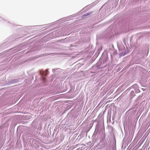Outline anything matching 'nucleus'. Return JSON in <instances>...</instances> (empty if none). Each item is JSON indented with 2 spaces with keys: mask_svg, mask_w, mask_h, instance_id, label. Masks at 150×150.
I'll return each mask as SVG.
<instances>
[{
  "mask_svg": "<svg viewBox=\"0 0 150 150\" xmlns=\"http://www.w3.org/2000/svg\"><path fill=\"white\" fill-rule=\"evenodd\" d=\"M48 71L47 69L45 71L43 74H45V76H46L48 74Z\"/></svg>",
  "mask_w": 150,
  "mask_h": 150,
  "instance_id": "obj_1",
  "label": "nucleus"
}]
</instances>
